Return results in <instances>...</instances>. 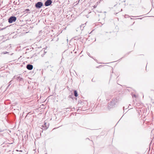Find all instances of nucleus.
I'll return each instance as SVG.
<instances>
[{"label": "nucleus", "instance_id": "obj_11", "mask_svg": "<svg viewBox=\"0 0 154 154\" xmlns=\"http://www.w3.org/2000/svg\"><path fill=\"white\" fill-rule=\"evenodd\" d=\"M26 10H27V11H28V10L29 11V9H27Z\"/></svg>", "mask_w": 154, "mask_h": 154}, {"label": "nucleus", "instance_id": "obj_7", "mask_svg": "<svg viewBox=\"0 0 154 154\" xmlns=\"http://www.w3.org/2000/svg\"><path fill=\"white\" fill-rule=\"evenodd\" d=\"M110 103L108 104V108L109 109H110L111 108H112L113 106L112 105H110Z\"/></svg>", "mask_w": 154, "mask_h": 154}, {"label": "nucleus", "instance_id": "obj_13", "mask_svg": "<svg viewBox=\"0 0 154 154\" xmlns=\"http://www.w3.org/2000/svg\"><path fill=\"white\" fill-rule=\"evenodd\" d=\"M153 154H154V153Z\"/></svg>", "mask_w": 154, "mask_h": 154}, {"label": "nucleus", "instance_id": "obj_2", "mask_svg": "<svg viewBox=\"0 0 154 154\" xmlns=\"http://www.w3.org/2000/svg\"><path fill=\"white\" fill-rule=\"evenodd\" d=\"M17 20L16 17L14 16H11L8 19V22L10 23H12L13 22H15Z\"/></svg>", "mask_w": 154, "mask_h": 154}, {"label": "nucleus", "instance_id": "obj_4", "mask_svg": "<svg viewBox=\"0 0 154 154\" xmlns=\"http://www.w3.org/2000/svg\"><path fill=\"white\" fill-rule=\"evenodd\" d=\"M52 3V1L51 0H47L45 2V5L48 6L50 5Z\"/></svg>", "mask_w": 154, "mask_h": 154}, {"label": "nucleus", "instance_id": "obj_12", "mask_svg": "<svg viewBox=\"0 0 154 154\" xmlns=\"http://www.w3.org/2000/svg\"><path fill=\"white\" fill-rule=\"evenodd\" d=\"M15 77V76H14V78Z\"/></svg>", "mask_w": 154, "mask_h": 154}, {"label": "nucleus", "instance_id": "obj_10", "mask_svg": "<svg viewBox=\"0 0 154 154\" xmlns=\"http://www.w3.org/2000/svg\"><path fill=\"white\" fill-rule=\"evenodd\" d=\"M8 53V52H4V54H6Z\"/></svg>", "mask_w": 154, "mask_h": 154}, {"label": "nucleus", "instance_id": "obj_9", "mask_svg": "<svg viewBox=\"0 0 154 154\" xmlns=\"http://www.w3.org/2000/svg\"><path fill=\"white\" fill-rule=\"evenodd\" d=\"M132 96L133 97H134L135 98H137V96L136 95H135V94H134Z\"/></svg>", "mask_w": 154, "mask_h": 154}, {"label": "nucleus", "instance_id": "obj_1", "mask_svg": "<svg viewBox=\"0 0 154 154\" xmlns=\"http://www.w3.org/2000/svg\"><path fill=\"white\" fill-rule=\"evenodd\" d=\"M118 102V100L116 99L115 98L112 100V101L110 102V105H112L113 107L116 105V103Z\"/></svg>", "mask_w": 154, "mask_h": 154}, {"label": "nucleus", "instance_id": "obj_8", "mask_svg": "<svg viewBox=\"0 0 154 154\" xmlns=\"http://www.w3.org/2000/svg\"><path fill=\"white\" fill-rule=\"evenodd\" d=\"M74 95L75 97H77L78 96L77 92L76 91H74Z\"/></svg>", "mask_w": 154, "mask_h": 154}, {"label": "nucleus", "instance_id": "obj_3", "mask_svg": "<svg viewBox=\"0 0 154 154\" xmlns=\"http://www.w3.org/2000/svg\"><path fill=\"white\" fill-rule=\"evenodd\" d=\"M43 6V3L41 2H38L35 4L36 8H41Z\"/></svg>", "mask_w": 154, "mask_h": 154}, {"label": "nucleus", "instance_id": "obj_5", "mask_svg": "<svg viewBox=\"0 0 154 154\" xmlns=\"http://www.w3.org/2000/svg\"><path fill=\"white\" fill-rule=\"evenodd\" d=\"M26 68L27 69L31 70L33 68V66L31 64H28L27 65Z\"/></svg>", "mask_w": 154, "mask_h": 154}, {"label": "nucleus", "instance_id": "obj_6", "mask_svg": "<svg viewBox=\"0 0 154 154\" xmlns=\"http://www.w3.org/2000/svg\"><path fill=\"white\" fill-rule=\"evenodd\" d=\"M16 79L18 81H20L23 80V78L20 76L17 77Z\"/></svg>", "mask_w": 154, "mask_h": 154}]
</instances>
